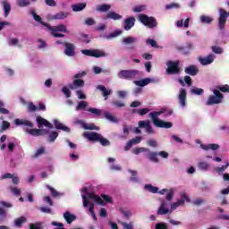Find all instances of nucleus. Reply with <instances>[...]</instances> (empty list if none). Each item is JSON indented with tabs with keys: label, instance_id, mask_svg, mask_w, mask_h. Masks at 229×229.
Here are the masks:
<instances>
[{
	"label": "nucleus",
	"instance_id": "obj_1",
	"mask_svg": "<svg viewBox=\"0 0 229 229\" xmlns=\"http://www.w3.org/2000/svg\"><path fill=\"white\" fill-rule=\"evenodd\" d=\"M38 128H42V126H47V128H53V124L49 121L42 118L41 116L37 117ZM15 126H25L24 131L32 135V137H40V135H47V142L53 143L58 139V132L52 131H48L45 129H33V123L26 119L16 118L14 120Z\"/></svg>",
	"mask_w": 229,
	"mask_h": 229
},
{
	"label": "nucleus",
	"instance_id": "obj_2",
	"mask_svg": "<svg viewBox=\"0 0 229 229\" xmlns=\"http://www.w3.org/2000/svg\"><path fill=\"white\" fill-rule=\"evenodd\" d=\"M81 196L82 198V205L84 208H88L89 214H90L91 217L94 221H98V217L96 216V213L94 212V207L98 203V205H101L105 207L107 203H114L112 197L106 194L97 195L96 193L90 191V190L87 187H84L81 190Z\"/></svg>",
	"mask_w": 229,
	"mask_h": 229
},
{
	"label": "nucleus",
	"instance_id": "obj_3",
	"mask_svg": "<svg viewBox=\"0 0 229 229\" xmlns=\"http://www.w3.org/2000/svg\"><path fill=\"white\" fill-rule=\"evenodd\" d=\"M162 114H164V111H156L148 114V116L152 119L154 126L165 129L173 128V123L171 122H165L158 119Z\"/></svg>",
	"mask_w": 229,
	"mask_h": 229
},
{
	"label": "nucleus",
	"instance_id": "obj_4",
	"mask_svg": "<svg viewBox=\"0 0 229 229\" xmlns=\"http://www.w3.org/2000/svg\"><path fill=\"white\" fill-rule=\"evenodd\" d=\"M85 139H88V140H90L91 142H100L102 146H109L110 141L106 139H105L101 134L98 132L93 131H86L84 132Z\"/></svg>",
	"mask_w": 229,
	"mask_h": 229
},
{
	"label": "nucleus",
	"instance_id": "obj_5",
	"mask_svg": "<svg viewBox=\"0 0 229 229\" xmlns=\"http://www.w3.org/2000/svg\"><path fill=\"white\" fill-rule=\"evenodd\" d=\"M43 26H46L49 31L52 32L53 37L62 38L64 37L62 33H69L67 30V26L64 24H59L57 26L51 27L48 23H43Z\"/></svg>",
	"mask_w": 229,
	"mask_h": 229
},
{
	"label": "nucleus",
	"instance_id": "obj_6",
	"mask_svg": "<svg viewBox=\"0 0 229 229\" xmlns=\"http://www.w3.org/2000/svg\"><path fill=\"white\" fill-rule=\"evenodd\" d=\"M213 94L209 96L208 98L206 105L208 106H210L212 105H219L220 103H223V94L219 92L217 89L213 90Z\"/></svg>",
	"mask_w": 229,
	"mask_h": 229
},
{
	"label": "nucleus",
	"instance_id": "obj_7",
	"mask_svg": "<svg viewBox=\"0 0 229 229\" xmlns=\"http://www.w3.org/2000/svg\"><path fill=\"white\" fill-rule=\"evenodd\" d=\"M139 74H140V72L138 70H121L117 73V76L120 80H133Z\"/></svg>",
	"mask_w": 229,
	"mask_h": 229
},
{
	"label": "nucleus",
	"instance_id": "obj_8",
	"mask_svg": "<svg viewBox=\"0 0 229 229\" xmlns=\"http://www.w3.org/2000/svg\"><path fill=\"white\" fill-rule=\"evenodd\" d=\"M185 202L186 203L191 202V199L189 198V196H187L185 192H182L181 193V198L177 199L176 202H174L171 204L170 206L171 212H174V210H176L178 207H183V205H185Z\"/></svg>",
	"mask_w": 229,
	"mask_h": 229
},
{
	"label": "nucleus",
	"instance_id": "obj_9",
	"mask_svg": "<svg viewBox=\"0 0 229 229\" xmlns=\"http://www.w3.org/2000/svg\"><path fill=\"white\" fill-rule=\"evenodd\" d=\"M139 21L141 22V24H144V26H147L150 29L157 28V20L146 14H140L139 16Z\"/></svg>",
	"mask_w": 229,
	"mask_h": 229
},
{
	"label": "nucleus",
	"instance_id": "obj_10",
	"mask_svg": "<svg viewBox=\"0 0 229 229\" xmlns=\"http://www.w3.org/2000/svg\"><path fill=\"white\" fill-rule=\"evenodd\" d=\"M82 55L86 56H94L95 58H105L108 56V54L105 53L103 50L93 49V50H81Z\"/></svg>",
	"mask_w": 229,
	"mask_h": 229
},
{
	"label": "nucleus",
	"instance_id": "obj_11",
	"mask_svg": "<svg viewBox=\"0 0 229 229\" xmlns=\"http://www.w3.org/2000/svg\"><path fill=\"white\" fill-rule=\"evenodd\" d=\"M167 74H179L180 72V61H168L166 63Z\"/></svg>",
	"mask_w": 229,
	"mask_h": 229
},
{
	"label": "nucleus",
	"instance_id": "obj_12",
	"mask_svg": "<svg viewBox=\"0 0 229 229\" xmlns=\"http://www.w3.org/2000/svg\"><path fill=\"white\" fill-rule=\"evenodd\" d=\"M198 60L200 65L207 67V65H212V64H214V60H216V55L209 54L206 56H199Z\"/></svg>",
	"mask_w": 229,
	"mask_h": 229
},
{
	"label": "nucleus",
	"instance_id": "obj_13",
	"mask_svg": "<svg viewBox=\"0 0 229 229\" xmlns=\"http://www.w3.org/2000/svg\"><path fill=\"white\" fill-rule=\"evenodd\" d=\"M171 209H169V203L165 200H162L157 209V216H165V214H171Z\"/></svg>",
	"mask_w": 229,
	"mask_h": 229
},
{
	"label": "nucleus",
	"instance_id": "obj_14",
	"mask_svg": "<svg viewBox=\"0 0 229 229\" xmlns=\"http://www.w3.org/2000/svg\"><path fill=\"white\" fill-rule=\"evenodd\" d=\"M178 101H179L180 106L182 108H185L186 101H187V90L183 88H181L179 89Z\"/></svg>",
	"mask_w": 229,
	"mask_h": 229
},
{
	"label": "nucleus",
	"instance_id": "obj_15",
	"mask_svg": "<svg viewBox=\"0 0 229 229\" xmlns=\"http://www.w3.org/2000/svg\"><path fill=\"white\" fill-rule=\"evenodd\" d=\"M64 55H66V56H74L75 52L74 49H76V47H74V44L72 43H64Z\"/></svg>",
	"mask_w": 229,
	"mask_h": 229
},
{
	"label": "nucleus",
	"instance_id": "obj_16",
	"mask_svg": "<svg viewBox=\"0 0 229 229\" xmlns=\"http://www.w3.org/2000/svg\"><path fill=\"white\" fill-rule=\"evenodd\" d=\"M74 124H79L84 130H99V128L94 125V123H85L82 120H76Z\"/></svg>",
	"mask_w": 229,
	"mask_h": 229
},
{
	"label": "nucleus",
	"instance_id": "obj_17",
	"mask_svg": "<svg viewBox=\"0 0 229 229\" xmlns=\"http://www.w3.org/2000/svg\"><path fill=\"white\" fill-rule=\"evenodd\" d=\"M157 194H161V196H164V194H166V200L171 201L173 199V197L174 196V188L171 189H163L161 191H157Z\"/></svg>",
	"mask_w": 229,
	"mask_h": 229
},
{
	"label": "nucleus",
	"instance_id": "obj_18",
	"mask_svg": "<svg viewBox=\"0 0 229 229\" xmlns=\"http://www.w3.org/2000/svg\"><path fill=\"white\" fill-rule=\"evenodd\" d=\"M184 72L190 76H196L199 72V68L196 64H191L184 69Z\"/></svg>",
	"mask_w": 229,
	"mask_h": 229
},
{
	"label": "nucleus",
	"instance_id": "obj_19",
	"mask_svg": "<svg viewBox=\"0 0 229 229\" xmlns=\"http://www.w3.org/2000/svg\"><path fill=\"white\" fill-rule=\"evenodd\" d=\"M133 26H135V18L129 17L123 21V30L125 31H130Z\"/></svg>",
	"mask_w": 229,
	"mask_h": 229
},
{
	"label": "nucleus",
	"instance_id": "obj_20",
	"mask_svg": "<svg viewBox=\"0 0 229 229\" xmlns=\"http://www.w3.org/2000/svg\"><path fill=\"white\" fill-rule=\"evenodd\" d=\"M85 87V81L81 79H75L72 84H70V89L75 90L76 89H81Z\"/></svg>",
	"mask_w": 229,
	"mask_h": 229
},
{
	"label": "nucleus",
	"instance_id": "obj_21",
	"mask_svg": "<svg viewBox=\"0 0 229 229\" xmlns=\"http://www.w3.org/2000/svg\"><path fill=\"white\" fill-rule=\"evenodd\" d=\"M54 125L56 130H62L63 131H66L67 133H69V131H71V129L69 127H67L65 124L62 123L57 119L54 120Z\"/></svg>",
	"mask_w": 229,
	"mask_h": 229
},
{
	"label": "nucleus",
	"instance_id": "obj_22",
	"mask_svg": "<svg viewBox=\"0 0 229 229\" xmlns=\"http://www.w3.org/2000/svg\"><path fill=\"white\" fill-rule=\"evenodd\" d=\"M149 83H155V79L145 78L141 81H134V84L137 87H146V85H149Z\"/></svg>",
	"mask_w": 229,
	"mask_h": 229
},
{
	"label": "nucleus",
	"instance_id": "obj_23",
	"mask_svg": "<svg viewBox=\"0 0 229 229\" xmlns=\"http://www.w3.org/2000/svg\"><path fill=\"white\" fill-rule=\"evenodd\" d=\"M201 149H204V151H208V149H211V151H217L219 149V144L216 143H209V144H200Z\"/></svg>",
	"mask_w": 229,
	"mask_h": 229
},
{
	"label": "nucleus",
	"instance_id": "obj_24",
	"mask_svg": "<svg viewBox=\"0 0 229 229\" xmlns=\"http://www.w3.org/2000/svg\"><path fill=\"white\" fill-rule=\"evenodd\" d=\"M67 17H69V13L59 12L53 15L52 19H54V21H64V19H67Z\"/></svg>",
	"mask_w": 229,
	"mask_h": 229
},
{
	"label": "nucleus",
	"instance_id": "obj_25",
	"mask_svg": "<svg viewBox=\"0 0 229 229\" xmlns=\"http://www.w3.org/2000/svg\"><path fill=\"white\" fill-rule=\"evenodd\" d=\"M147 157L150 162H154L155 164L160 162V159H158V152H149Z\"/></svg>",
	"mask_w": 229,
	"mask_h": 229
},
{
	"label": "nucleus",
	"instance_id": "obj_26",
	"mask_svg": "<svg viewBox=\"0 0 229 229\" xmlns=\"http://www.w3.org/2000/svg\"><path fill=\"white\" fill-rule=\"evenodd\" d=\"M106 19H112L113 21H121V19H123V15L115 12H110L107 13Z\"/></svg>",
	"mask_w": 229,
	"mask_h": 229
},
{
	"label": "nucleus",
	"instance_id": "obj_27",
	"mask_svg": "<svg viewBox=\"0 0 229 229\" xmlns=\"http://www.w3.org/2000/svg\"><path fill=\"white\" fill-rule=\"evenodd\" d=\"M64 217L65 221L68 223V225H71L72 221L76 220V216L71 214V212L69 211H66L65 213H64Z\"/></svg>",
	"mask_w": 229,
	"mask_h": 229
},
{
	"label": "nucleus",
	"instance_id": "obj_28",
	"mask_svg": "<svg viewBox=\"0 0 229 229\" xmlns=\"http://www.w3.org/2000/svg\"><path fill=\"white\" fill-rule=\"evenodd\" d=\"M86 7H87V4L81 3V4H76L72 5V10L73 12H81V11L85 10Z\"/></svg>",
	"mask_w": 229,
	"mask_h": 229
},
{
	"label": "nucleus",
	"instance_id": "obj_29",
	"mask_svg": "<svg viewBox=\"0 0 229 229\" xmlns=\"http://www.w3.org/2000/svg\"><path fill=\"white\" fill-rule=\"evenodd\" d=\"M189 22H191V18H187L184 22L183 19L177 21L176 26L177 28H189Z\"/></svg>",
	"mask_w": 229,
	"mask_h": 229
},
{
	"label": "nucleus",
	"instance_id": "obj_30",
	"mask_svg": "<svg viewBox=\"0 0 229 229\" xmlns=\"http://www.w3.org/2000/svg\"><path fill=\"white\" fill-rule=\"evenodd\" d=\"M97 89L103 93L104 98H106V96H110V94H112V89H106L104 85H98Z\"/></svg>",
	"mask_w": 229,
	"mask_h": 229
},
{
	"label": "nucleus",
	"instance_id": "obj_31",
	"mask_svg": "<svg viewBox=\"0 0 229 229\" xmlns=\"http://www.w3.org/2000/svg\"><path fill=\"white\" fill-rule=\"evenodd\" d=\"M3 6H4V15L6 17L7 15L10 14V12H12V5L10 3L4 1L3 2Z\"/></svg>",
	"mask_w": 229,
	"mask_h": 229
},
{
	"label": "nucleus",
	"instance_id": "obj_32",
	"mask_svg": "<svg viewBox=\"0 0 229 229\" xmlns=\"http://www.w3.org/2000/svg\"><path fill=\"white\" fill-rule=\"evenodd\" d=\"M112 8V6L110 4H100V5H97L96 10L98 12H108V10H110Z\"/></svg>",
	"mask_w": 229,
	"mask_h": 229
},
{
	"label": "nucleus",
	"instance_id": "obj_33",
	"mask_svg": "<svg viewBox=\"0 0 229 229\" xmlns=\"http://www.w3.org/2000/svg\"><path fill=\"white\" fill-rule=\"evenodd\" d=\"M104 116L107 119V121H110V123H119V119L108 112H106Z\"/></svg>",
	"mask_w": 229,
	"mask_h": 229
},
{
	"label": "nucleus",
	"instance_id": "obj_34",
	"mask_svg": "<svg viewBox=\"0 0 229 229\" xmlns=\"http://www.w3.org/2000/svg\"><path fill=\"white\" fill-rule=\"evenodd\" d=\"M213 21H214V18L210 16H207V15L200 16V22H202V24H210L211 22H213Z\"/></svg>",
	"mask_w": 229,
	"mask_h": 229
},
{
	"label": "nucleus",
	"instance_id": "obj_35",
	"mask_svg": "<svg viewBox=\"0 0 229 229\" xmlns=\"http://www.w3.org/2000/svg\"><path fill=\"white\" fill-rule=\"evenodd\" d=\"M137 40H139V38H137L135 37H127V38H123V44H135L137 42Z\"/></svg>",
	"mask_w": 229,
	"mask_h": 229
},
{
	"label": "nucleus",
	"instance_id": "obj_36",
	"mask_svg": "<svg viewBox=\"0 0 229 229\" xmlns=\"http://www.w3.org/2000/svg\"><path fill=\"white\" fill-rule=\"evenodd\" d=\"M16 4H18V6L21 8H25L26 6H30L31 2L30 0H17Z\"/></svg>",
	"mask_w": 229,
	"mask_h": 229
},
{
	"label": "nucleus",
	"instance_id": "obj_37",
	"mask_svg": "<svg viewBox=\"0 0 229 229\" xmlns=\"http://www.w3.org/2000/svg\"><path fill=\"white\" fill-rule=\"evenodd\" d=\"M121 33H123L122 30H115L114 32H113L109 35L104 36V38H106V40H110L111 38H115V37H119V35H121Z\"/></svg>",
	"mask_w": 229,
	"mask_h": 229
},
{
	"label": "nucleus",
	"instance_id": "obj_38",
	"mask_svg": "<svg viewBox=\"0 0 229 229\" xmlns=\"http://www.w3.org/2000/svg\"><path fill=\"white\" fill-rule=\"evenodd\" d=\"M145 190L148 192H152V194H157L158 192V187H155L151 184L145 185Z\"/></svg>",
	"mask_w": 229,
	"mask_h": 229
},
{
	"label": "nucleus",
	"instance_id": "obj_39",
	"mask_svg": "<svg viewBox=\"0 0 229 229\" xmlns=\"http://www.w3.org/2000/svg\"><path fill=\"white\" fill-rule=\"evenodd\" d=\"M23 223H26V217L24 216L19 217L14 221V225L17 226V228H21Z\"/></svg>",
	"mask_w": 229,
	"mask_h": 229
},
{
	"label": "nucleus",
	"instance_id": "obj_40",
	"mask_svg": "<svg viewBox=\"0 0 229 229\" xmlns=\"http://www.w3.org/2000/svg\"><path fill=\"white\" fill-rule=\"evenodd\" d=\"M87 106H89V103H87L86 101H81L77 105L76 110H77V112L80 110H85V108H87Z\"/></svg>",
	"mask_w": 229,
	"mask_h": 229
},
{
	"label": "nucleus",
	"instance_id": "obj_41",
	"mask_svg": "<svg viewBox=\"0 0 229 229\" xmlns=\"http://www.w3.org/2000/svg\"><path fill=\"white\" fill-rule=\"evenodd\" d=\"M0 114H4V115H8L10 114V111L6 108H4V102L0 99Z\"/></svg>",
	"mask_w": 229,
	"mask_h": 229
},
{
	"label": "nucleus",
	"instance_id": "obj_42",
	"mask_svg": "<svg viewBox=\"0 0 229 229\" xmlns=\"http://www.w3.org/2000/svg\"><path fill=\"white\" fill-rule=\"evenodd\" d=\"M146 151H149V149H148V148H146L140 147V148H134V149L132 150V153H133L134 155H140V153H144V152H146Z\"/></svg>",
	"mask_w": 229,
	"mask_h": 229
},
{
	"label": "nucleus",
	"instance_id": "obj_43",
	"mask_svg": "<svg viewBox=\"0 0 229 229\" xmlns=\"http://www.w3.org/2000/svg\"><path fill=\"white\" fill-rule=\"evenodd\" d=\"M180 8V4L176 3H172L170 4L165 5V10H178Z\"/></svg>",
	"mask_w": 229,
	"mask_h": 229
},
{
	"label": "nucleus",
	"instance_id": "obj_44",
	"mask_svg": "<svg viewBox=\"0 0 229 229\" xmlns=\"http://www.w3.org/2000/svg\"><path fill=\"white\" fill-rule=\"evenodd\" d=\"M191 94H194L195 96H201L203 95V92H205L203 90V89L200 88H194L191 90Z\"/></svg>",
	"mask_w": 229,
	"mask_h": 229
},
{
	"label": "nucleus",
	"instance_id": "obj_45",
	"mask_svg": "<svg viewBox=\"0 0 229 229\" xmlns=\"http://www.w3.org/2000/svg\"><path fill=\"white\" fill-rule=\"evenodd\" d=\"M146 10V5H136L132 8L134 13H140V12H144Z\"/></svg>",
	"mask_w": 229,
	"mask_h": 229
},
{
	"label": "nucleus",
	"instance_id": "obj_46",
	"mask_svg": "<svg viewBox=\"0 0 229 229\" xmlns=\"http://www.w3.org/2000/svg\"><path fill=\"white\" fill-rule=\"evenodd\" d=\"M87 112H90V114H94L95 115H101V110L95 108V107H89L86 109Z\"/></svg>",
	"mask_w": 229,
	"mask_h": 229
},
{
	"label": "nucleus",
	"instance_id": "obj_47",
	"mask_svg": "<svg viewBox=\"0 0 229 229\" xmlns=\"http://www.w3.org/2000/svg\"><path fill=\"white\" fill-rule=\"evenodd\" d=\"M199 169H200V171H207V169H208V163H207L205 161L199 162Z\"/></svg>",
	"mask_w": 229,
	"mask_h": 229
},
{
	"label": "nucleus",
	"instance_id": "obj_48",
	"mask_svg": "<svg viewBox=\"0 0 229 229\" xmlns=\"http://www.w3.org/2000/svg\"><path fill=\"white\" fill-rule=\"evenodd\" d=\"M8 128H10V123L3 121L2 125L0 126V133L4 131V130H8Z\"/></svg>",
	"mask_w": 229,
	"mask_h": 229
},
{
	"label": "nucleus",
	"instance_id": "obj_49",
	"mask_svg": "<svg viewBox=\"0 0 229 229\" xmlns=\"http://www.w3.org/2000/svg\"><path fill=\"white\" fill-rule=\"evenodd\" d=\"M129 173L131 174V182L137 183L139 182V179L137 178V171L129 170Z\"/></svg>",
	"mask_w": 229,
	"mask_h": 229
},
{
	"label": "nucleus",
	"instance_id": "obj_50",
	"mask_svg": "<svg viewBox=\"0 0 229 229\" xmlns=\"http://www.w3.org/2000/svg\"><path fill=\"white\" fill-rule=\"evenodd\" d=\"M228 166H229V163L227 162L225 165H223L221 167H216V173H218V174H222V173H225V171H226Z\"/></svg>",
	"mask_w": 229,
	"mask_h": 229
},
{
	"label": "nucleus",
	"instance_id": "obj_51",
	"mask_svg": "<svg viewBox=\"0 0 229 229\" xmlns=\"http://www.w3.org/2000/svg\"><path fill=\"white\" fill-rule=\"evenodd\" d=\"M31 15L33 19L36 20L37 22H40L41 24H46V22L42 21V18H40V16L38 15L37 13H35V12L32 11Z\"/></svg>",
	"mask_w": 229,
	"mask_h": 229
},
{
	"label": "nucleus",
	"instance_id": "obj_52",
	"mask_svg": "<svg viewBox=\"0 0 229 229\" xmlns=\"http://www.w3.org/2000/svg\"><path fill=\"white\" fill-rule=\"evenodd\" d=\"M151 123L149 122V120H146V121H140L139 122V128H147Z\"/></svg>",
	"mask_w": 229,
	"mask_h": 229
},
{
	"label": "nucleus",
	"instance_id": "obj_53",
	"mask_svg": "<svg viewBox=\"0 0 229 229\" xmlns=\"http://www.w3.org/2000/svg\"><path fill=\"white\" fill-rule=\"evenodd\" d=\"M121 213L124 217H131V211L124 208L120 209Z\"/></svg>",
	"mask_w": 229,
	"mask_h": 229
},
{
	"label": "nucleus",
	"instance_id": "obj_54",
	"mask_svg": "<svg viewBox=\"0 0 229 229\" xmlns=\"http://www.w3.org/2000/svg\"><path fill=\"white\" fill-rule=\"evenodd\" d=\"M212 51L216 55H223V48H221V47H219L217 46L212 47Z\"/></svg>",
	"mask_w": 229,
	"mask_h": 229
},
{
	"label": "nucleus",
	"instance_id": "obj_55",
	"mask_svg": "<svg viewBox=\"0 0 229 229\" xmlns=\"http://www.w3.org/2000/svg\"><path fill=\"white\" fill-rule=\"evenodd\" d=\"M47 189H49V191H51V194L54 198H56L58 196H60V193L58 191H56V190H55L54 188H52L49 185H47Z\"/></svg>",
	"mask_w": 229,
	"mask_h": 229
},
{
	"label": "nucleus",
	"instance_id": "obj_56",
	"mask_svg": "<svg viewBox=\"0 0 229 229\" xmlns=\"http://www.w3.org/2000/svg\"><path fill=\"white\" fill-rule=\"evenodd\" d=\"M122 226L123 227V229H133V222H130V223L123 222Z\"/></svg>",
	"mask_w": 229,
	"mask_h": 229
},
{
	"label": "nucleus",
	"instance_id": "obj_57",
	"mask_svg": "<svg viewBox=\"0 0 229 229\" xmlns=\"http://www.w3.org/2000/svg\"><path fill=\"white\" fill-rule=\"evenodd\" d=\"M7 149L9 153H13V149H15V143L13 141H10L7 145Z\"/></svg>",
	"mask_w": 229,
	"mask_h": 229
},
{
	"label": "nucleus",
	"instance_id": "obj_58",
	"mask_svg": "<svg viewBox=\"0 0 229 229\" xmlns=\"http://www.w3.org/2000/svg\"><path fill=\"white\" fill-rule=\"evenodd\" d=\"M11 192H13V194H14V196H21V189H19L17 187H12Z\"/></svg>",
	"mask_w": 229,
	"mask_h": 229
},
{
	"label": "nucleus",
	"instance_id": "obj_59",
	"mask_svg": "<svg viewBox=\"0 0 229 229\" xmlns=\"http://www.w3.org/2000/svg\"><path fill=\"white\" fill-rule=\"evenodd\" d=\"M29 112H37V106H35L32 102L28 105Z\"/></svg>",
	"mask_w": 229,
	"mask_h": 229
},
{
	"label": "nucleus",
	"instance_id": "obj_60",
	"mask_svg": "<svg viewBox=\"0 0 229 229\" xmlns=\"http://www.w3.org/2000/svg\"><path fill=\"white\" fill-rule=\"evenodd\" d=\"M149 112V109L148 108H141V109H138L137 110V113L140 114V115H146V114H148Z\"/></svg>",
	"mask_w": 229,
	"mask_h": 229
},
{
	"label": "nucleus",
	"instance_id": "obj_61",
	"mask_svg": "<svg viewBox=\"0 0 229 229\" xmlns=\"http://www.w3.org/2000/svg\"><path fill=\"white\" fill-rule=\"evenodd\" d=\"M62 92L64 94V96H66V98H69L71 96V89H69V88L67 87H64L62 89Z\"/></svg>",
	"mask_w": 229,
	"mask_h": 229
},
{
	"label": "nucleus",
	"instance_id": "obj_62",
	"mask_svg": "<svg viewBox=\"0 0 229 229\" xmlns=\"http://www.w3.org/2000/svg\"><path fill=\"white\" fill-rule=\"evenodd\" d=\"M156 229H167V225L165 223H158L156 225Z\"/></svg>",
	"mask_w": 229,
	"mask_h": 229
},
{
	"label": "nucleus",
	"instance_id": "obj_63",
	"mask_svg": "<svg viewBox=\"0 0 229 229\" xmlns=\"http://www.w3.org/2000/svg\"><path fill=\"white\" fill-rule=\"evenodd\" d=\"M147 44H149L152 47H157V41L155 39H147Z\"/></svg>",
	"mask_w": 229,
	"mask_h": 229
},
{
	"label": "nucleus",
	"instance_id": "obj_64",
	"mask_svg": "<svg viewBox=\"0 0 229 229\" xmlns=\"http://www.w3.org/2000/svg\"><path fill=\"white\" fill-rule=\"evenodd\" d=\"M30 229H42V225L40 224H32L30 225Z\"/></svg>",
	"mask_w": 229,
	"mask_h": 229
}]
</instances>
